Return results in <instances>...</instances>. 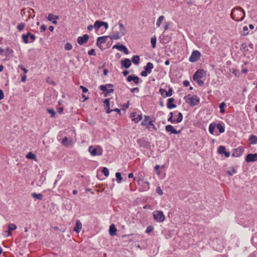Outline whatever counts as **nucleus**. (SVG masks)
<instances>
[{
	"label": "nucleus",
	"instance_id": "obj_1",
	"mask_svg": "<svg viewBox=\"0 0 257 257\" xmlns=\"http://www.w3.org/2000/svg\"><path fill=\"white\" fill-rule=\"evenodd\" d=\"M230 16L235 21H242L245 17V12L241 8H234L231 11Z\"/></svg>",
	"mask_w": 257,
	"mask_h": 257
},
{
	"label": "nucleus",
	"instance_id": "obj_2",
	"mask_svg": "<svg viewBox=\"0 0 257 257\" xmlns=\"http://www.w3.org/2000/svg\"><path fill=\"white\" fill-rule=\"evenodd\" d=\"M118 25L119 27V32L113 31V35L110 37L111 40H118L121 37L124 36L126 33V31L123 25L119 22Z\"/></svg>",
	"mask_w": 257,
	"mask_h": 257
},
{
	"label": "nucleus",
	"instance_id": "obj_3",
	"mask_svg": "<svg viewBox=\"0 0 257 257\" xmlns=\"http://www.w3.org/2000/svg\"><path fill=\"white\" fill-rule=\"evenodd\" d=\"M184 99L187 102H188L187 99L189 100V104L192 107L198 105L200 102V98L196 95L192 96L191 94H188V95L185 96L184 97Z\"/></svg>",
	"mask_w": 257,
	"mask_h": 257
},
{
	"label": "nucleus",
	"instance_id": "obj_4",
	"mask_svg": "<svg viewBox=\"0 0 257 257\" xmlns=\"http://www.w3.org/2000/svg\"><path fill=\"white\" fill-rule=\"evenodd\" d=\"M88 151L93 156H101L103 152L102 149L100 146L94 148L92 146H91L89 147Z\"/></svg>",
	"mask_w": 257,
	"mask_h": 257
},
{
	"label": "nucleus",
	"instance_id": "obj_5",
	"mask_svg": "<svg viewBox=\"0 0 257 257\" xmlns=\"http://www.w3.org/2000/svg\"><path fill=\"white\" fill-rule=\"evenodd\" d=\"M201 57V53L198 50H194L192 52L189 60L191 62H196L198 61Z\"/></svg>",
	"mask_w": 257,
	"mask_h": 257
},
{
	"label": "nucleus",
	"instance_id": "obj_6",
	"mask_svg": "<svg viewBox=\"0 0 257 257\" xmlns=\"http://www.w3.org/2000/svg\"><path fill=\"white\" fill-rule=\"evenodd\" d=\"M153 217L155 220L159 222H163L165 219V216L161 211H154L153 212Z\"/></svg>",
	"mask_w": 257,
	"mask_h": 257
},
{
	"label": "nucleus",
	"instance_id": "obj_7",
	"mask_svg": "<svg viewBox=\"0 0 257 257\" xmlns=\"http://www.w3.org/2000/svg\"><path fill=\"white\" fill-rule=\"evenodd\" d=\"M137 143L141 147L148 149L150 147V143L146 138H142L137 140Z\"/></svg>",
	"mask_w": 257,
	"mask_h": 257
},
{
	"label": "nucleus",
	"instance_id": "obj_8",
	"mask_svg": "<svg viewBox=\"0 0 257 257\" xmlns=\"http://www.w3.org/2000/svg\"><path fill=\"white\" fill-rule=\"evenodd\" d=\"M110 36H103L101 37H99L97 38V41H96V45L100 49L102 48L101 44H104L106 43L107 38H110Z\"/></svg>",
	"mask_w": 257,
	"mask_h": 257
},
{
	"label": "nucleus",
	"instance_id": "obj_9",
	"mask_svg": "<svg viewBox=\"0 0 257 257\" xmlns=\"http://www.w3.org/2000/svg\"><path fill=\"white\" fill-rule=\"evenodd\" d=\"M205 74L206 72L203 69H198L193 76V80L200 79Z\"/></svg>",
	"mask_w": 257,
	"mask_h": 257
},
{
	"label": "nucleus",
	"instance_id": "obj_10",
	"mask_svg": "<svg viewBox=\"0 0 257 257\" xmlns=\"http://www.w3.org/2000/svg\"><path fill=\"white\" fill-rule=\"evenodd\" d=\"M159 92L164 98L170 97L173 94V89L170 87L169 91H166L165 89L161 88L159 89Z\"/></svg>",
	"mask_w": 257,
	"mask_h": 257
},
{
	"label": "nucleus",
	"instance_id": "obj_11",
	"mask_svg": "<svg viewBox=\"0 0 257 257\" xmlns=\"http://www.w3.org/2000/svg\"><path fill=\"white\" fill-rule=\"evenodd\" d=\"M148 124H152V120L150 118V116L148 115H145L144 119L141 122V125L146 126L147 128L150 130L151 127L148 126Z\"/></svg>",
	"mask_w": 257,
	"mask_h": 257
},
{
	"label": "nucleus",
	"instance_id": "obj_12",
	"mask_svg": "<svg viewBox=\"0 0 257 257\" xmlns=\"http://www.w3.org/2000/svg\"><path fill=\"white\" fill-rule=\"evenodd\" d=\"M89 38V36L87 34H85L83 36L78 37L77 41L80 45H82L88 41Z\"/></svg>",
	"mask_w": 257,
	"mask_h": 257
},
{
	"label": "nucleus",
	"instance_id": "obj_13",
	"mask_svg": "<svg viewBox=\"0 0 257 257\" xmlns=\"http://www.w3.org/2000/svg\"><path fill=\"white\" fill-rule=\"evenodd\" d=\"M257 161V153L248 154L245 158V161L247 163L253 162Z\"/></svg>",
	"mask_w": 257,
	"mask_h": 257
},
{
	"label": "nucleus",
	"instance_id": "obj_14",
	"mask_svg": "<svg viewBox=\"0 0 257 257\" xmlns=\"http://www.w3.org/2000/svg\"><path fill=\"white\" fill-rule=\"evenodd\" d=\"M121 68L124 67L126 69L130 68L132 65L131 61L128 58H125L120 61Z\"/></svg>",
	"mask_w": 257,
	"mask_h": 257
},
{
	"label": "nucleus",
	"instance_id": "obj_15",
	"mask_svg": "<svg viewBox=\"0 0 257 257\" xmlns=\"http://www.w3.org/2000/svg\"><path fill=\"white\" fill-rule=\"evenodd\" d=\"M166 131L167 132L173 134H179L181 133L180 131H177L172 125L169 124L165 126Z\"/></svg>",
	"mask_w": 257,
	"mask_h": 257
},
{
	"label": "nucleus",
	"instance_id": "obj_16",
	"mask_svg": "<svg viewBox=\"0 0 257 257\" xmlns=\"http://www.w3.org/2000/svg\"><path fill=\"white\" fill-rule=\"evenodd\" d=\"M99 89L104 93V96L106 97L107 95L110 93H113L114 91V89H108L106 88L105 86L104 85H101L99 86Z\"/></svg>",
	"mask_w": 257,
	"mask_h": 257
},
{
	"label": "nucleus",
	"instance_id": "obj_17",
	"mask_svg": "<svg viewBox=\"0 0 257 257\" xmlns=\"http://www.w3.org/2000/svg\"><path fill=\"white\" fill-rule=\"evenodd\" d=\"M243 151L244 150L242 147H238L237 149H234L233 152L232 154V156L234 157H238L242 155Z\"/></svg>",
	"mask_w": 257,
	"mask_h": 257
},
{
	"label": "nucleus",
	"instance_id": "obj_18",
	"mask_svg": "<svg viewBox=\"0 0 257 257\" xmlns=\"http://www.w3.org/2000/svg\"><path fill=\"white\" fill-rule=\"evenodd\" d=\"M154 68V65L151 62H148L146 65L144 67V69L148 74H150L152 72V70Z\"/></svg>",
	"mask_w": 257,
	"mask_h": 257
},
{
	"label": "nucleus",
	"instance_id": "obj_19",
	"mask_svg": "<svg viewBox=\"0 0 257 257\" xmlns=\"http://www.w3.org/2000/svg\"><path fill=\"white\" fill-rule=\"evenodd\" d=\"M117 229L114 224L109 226V233L111 236H114L116 234Z\"/></svg>",
	"mask_w": 257,
	"mask_h": 257
},
{
	"label": "nucleus",
	"instance_id": "obj_20",
	"mask_svg": "<svg viewBox=\"0 0 257 257\" xmlns=\"http://www.w3.org/2000/svg\"><path fill=\"white\" fill-rule=\"evenodd\" d=\"M145 184L142 185V187L139 189V192H144L150 189V183L148 181L145 182Z\"/></svg>",
	"mask_w": 257,
	"mask_h": 257
},
{
	"label": "nucleus",
	"instance_id": "obj_21",
	"mask_svg": "<svg viewBox=\"0 0 257 257\" xmlns=\"http://www.w3.org/2000/svg\"><path fill=\"white\" fill-rule=\"evenodd\" d=\"M82 228V224L80 220H78L76 221L75 226L73 229V231L76 233H79Z\"/></svg>",
	"mask_w": 257,
	"mask_h": 257
},
{
	"label": "nucleus",
	"instance_id": "obj_22",
	"mask_svg": "<svg viewBox=\"0 0 257 257\" xmlns=\"http://www.w3.org/2000/svg\"><path fill=\"white\" fill-rule=\"evenodd\" d=\"M135 65H138L140 61V58L139 55H134L132 58L131 60Z\"/></svg>",
	"mask_w": 257,
	"mask_h": 257
},
{
	"label": "nucleus",
	"instance_id": "obj_23",
	"mask_svg": "<svg viewBox=\"0 0 257 257\" xmlns=\"http://www.w3.org/2000/svg\"><path fill=\"white\" fill-rule=\"evenodd\" d=\"M216 127L220 133H223L225 132V126L222 122L217 123L216 124Z\"/></svg>",
	"mask_w": 257,
	"mask_h": 257
},
{
	"label": "nucleus",
	"instance_id": "obj_24",
	"mask_svg": "<svg viewBox=\"0 0 257 257\" xmlns=\"http://www.w3.org/2000/svg\"><path fill=\"white\" fill-rule=\"evenodd\" d=\"M61 143L63 146L66 147V146H68L69 145H70L72 144V141H71V140L69 141L67 137H65L63 139V140L61 142Z\"/></svg>",
	"mask_w": 257,
	"mask_h": 257
},
{
	"label": "nucleus",
	"instance_id": "obj_25",
	"mask_svg": "<svg viewBox=\"0 0 257 257\" xmlns=\"http://www.w3.org/2000/svg\"><path fill=\"white\" fill-rule=\"evenodd\" d=\"M248 141L250 144L255 145L257 144V137L254 135H251L248 139Z\"/></svg>",
	"mask_w": 257,
	"mask_h": 257
},
{
	"label": "nucleus",
	"instance_id": "obj_26",
	"mask_svg": "<svg viewBox=\"0 0 257 257\" xmlns=\"http://www.w3.org/2000/svg\"><path fill=\"white\" fill-rule=\"evenodd\" d=\"M240 50L244 54L246 53L248 51V49H247V45L246 43H243L240 45Z\"/></svg>",
	"mask_w": 257,
	"mask_h": 257
},
{
	"label": "nucleus",
	"instance_id": "obj_27",
	"mask_svg": "<svg viewBox=\"0 0 257 257\" xmlns=\"http://www.w3.org/2000/svg\"><path fill=\"white\" fill-rule=\"evenodd\" d=\"M31 196L34 198L41 200L43 199V195L41 193L37 194L36 193H33L31 194Z\"/></svg>",
	"mask_w": 257,
	"mask_h": 257
},
{
	"label": "nucleus",
	"instance_id": "obj_28",
	"mask_svg": "<svg viewBox=\"0 0 257 257\" xmlns=\"http://www.w3.org/2000/svg\"><path fill=\"white\" fill-rule=\"evenodd\" d=\"M237 171L235 169V168H234V167H231L229 168V170H227L226 171V173H227V174L230 176H232L234 174H235L236 173Z\"/></svg>",
	"mask_w": 257,
	"mask_h": 257
},
{
	"label": "nucleus",
	"instance_id": "obj_29",
	"mask_svg": "<svg viewBox=\"0 0 257 257\" xmlns=\"http://www.w3.org/2000/svg\"><path fill=\"white\" fill-rule=\"evenodd\" d=\"M216 126V124L215 123H211L209 126V132L210 134L213 135L214 132V129Z\"/></svg>",
	"mask_w": 257,
	"mask_h": 257
},
{
	"label": "nucleus",
	"instance_id": "obj_30",
	"mask_svg": "<svg viewBox=\"0 0 257 257\" xmlns=\"http://www.w3.org/2000/svg\"><path fill=\"white\" fill-rule=\"evenodd\" d=\"M17 228V226L13 223H10L8 225V229L9 230L7 231L9 234L11 233V231L13 230H15Z\"/></svg>",
	"mask_w": 257,
	"mask_h": 257
},
{
	"label": "nucleus",
	"instance_id": "obj_31",
	"mask_svg": "<svg viewBox=\"0 0 257 257\" xmlns=\"http://www.w3.org/2000/svg\"><path fill=\"white\" fill-rule=\"evenodd\" d=\"M125 47L124 45H122V44H119V43L116 44V45H114L113 47H112V49H116L117 50L120 51H122L124 47Z\"/></svg>",
	"mask_w": 257,
	"mask_h": 257
},
{
	"label": "nucleus",
	"instance_id": "obj_32",
	"mask_svg": "<svg viewBox=\"0 0 257 257\" xmlns=\"http://www.w3.org/2000/svg\"><path fill=\"white\" fill-rule=\"evenodd\" d=\"M151 43L152 45V47L153 48H155L156 47V43H157V38L156 36H154L151 38Z\"/></svg>",
	"mask_w": 257,
	"mask_h": 257
},
{
	"label": "nucleus",
	"instance_id": "obj_33",
	"mask_svg": "<svg viewBox=\"0 0 257 257\" xmlns=\"http://www.w3.org/2000/svg\"><path fill=\"white\" fill-rule=\"evenodd\" d=\"M115 177L116 182L118 183H120L122 180L121 173L120 172H116L115 174Z\"/></svg>",
	"mask_w": 257,
	"mask_h": 257
},
{
	"label": "nucleus",
	"instance_id": "obj_34",
	"mask_svg": "<svg viewBox=\"0 0 257 257\" xmlns=\"http://www.w3.org/2000/svg\"><path fill=\"white\" fill-rule=\"evenodd\" d=\"M48 20L49 21H52L53 20H57L59 19V17L56 15H54L52 14H50L48 16Z\"/></svg>",
	"mask_w": 257,
	"mask_h": 257
},
{
	"label": "nucleus",
	"instance_id": "obj_35",
	"mask_svg": "<svg viewBox=\"0 0 257 257\" xmlns=\"http://www.w3.org/2000/svg\"><path fill=\"white\" fill-rule=\"evenodd\" d=\"M47 111L51 114V117H52V118H54L55 117V115L56 114V111H55V110L54 109H50V108H47Z\"/></svg>",
	"mask_w": 257,
	"mask_h": 257
},
{
	"label": "nucleus",
	"instance_id": "obj_36",
	"mask_svg": "<svg viewBox=\"0 0 257 257\" xmlns=\"http://www.w3.org/2000/svg\"><path fill=\"white\" fill-rule=\"evenodd\" d=\"M26 158L27 159H31V160H35L36 158V156L32 153V152H29L26 155Z\"/></svg>",
	"mask_w": 257,
	"mask_h": 257
},
{
	"label": "nucleus",
	"instance_id": "obj_37",
	"mask_svg": "<svg viewBox=\"0 0 257 257\" xmlns=\"http://www.w3.org/2000/svg\"><path fill=\"white\" fill-rule=\"evenodd\" d=\"M225 147L223 146H220L218 148V152L220 154H223L226 151Z\"/></svg>",
	"mask_w": 257,
	"mask_h": 257
},
{
	"label": "nucleus",
	"instance_id": "obj_38",
	"mask_svg": "<svg viewBox=\"0 0 257 257\" xmlns=\"http://www.w3.org/2000/svg\"><path fill=\"white\" fill-rule=\"evenodd\" d=\"M226 104L224 102H222L220 103L219 107L221 113H223L225 112L224 107Z\"/></svg>",
	"mask_w": 257,
	"mask_h": 257
},
{
	"label": "nucleus",
	"instance_id": "obj_39",
	"mask_svg": "<svg viewBox=\"0 0 257 257\" xmlns=\"http://www.w3.org/2000/svg\"><path fill=\"white\" fill-rule=\"evenodd\" d=\"M142 119V116L141 114H138V115L132 119V121H134L136 123H138Z\"/></svg>",
	"mask_w": 257,
	"mask_h": 257
},
{
	"label": "nucleus",
	"instance_id": "obj_40",
	"mask_svg": "<svg viewBox=\"0 0 257 257\" xmlns=\"http://www.w3.org/2000/svg\"><path fill=\"white\" fill-rule=\"evenodd\" d=\"M183 118V116L182 113L181 112H178L177 118L176 119V122L177 123H180L182 121Z\"/></svg>",
	"mask_w": 257,
	"mask_h": 257
},
{
	"label": "nucleus",
	"instance_id": "obj_41",
	"mask_svg": "<svg viewBox=\"0 0 257 257\" xmlns=\"http://www.w3.org/2000/svg\"><path fill=\"white\" fill-rule=\"evenodd\" d=\"M164 16H161L159 17V18L157 20V23H156V25L158 27H159L160 26L161 23L162 22V21L164 20Z\"/></svg>",
	"mask_w": 257,
	"mask_h": 257
},
{
	"label": "nucleus",
	"instance_id": "obj_42",
	"mask_svg": "<svg viewBox=\"0 0 257 257\" xmlns=\"http://www.w3.org/2000/svg\"><path fill=\"white\" fill-rule=\"evenodd\" d=\"M25 26H26L25 23H21L18 25L17 29H18L19 31H21L24 29Z\"/></svg>",
	"mask_w": 257,
	"mask_h": 257
},
{
	"label": "nucleus",
	"instance_id": "obj_43",
	"mask_svg": "<svg viewBox=\"0 0 257 257\" xmlns=\"http://www.w3.org/2000/svg\"><path fill=\"white\" fill-rule=\"evenodd\" d=\"M5 51H6L5 55L6 56H9L10 54H11L12 53H13L14 52L13 50L9 47L6 49Z\"/></svg>",
	"mask_w": 257,
	"mask_h": 257
},
{
	"label": "nucleus",
	"instance_id": "obj_44",
	"mask_svg": "<svg viewBox=\"0 0 257 257\" xmlns=\"http://www.w3.org/2000/svg\"><path fill=\"white\" fill-rule=\"evenodd\" d=\"M102 21H96L94 25V27L96 29H99L101 27Z\"/></svg>",
	"mask_w": 257,
	"mask_h": 257
},
{
	"label": "nucleus",
	"instance_id": "obj_45",
	"mask_svg": "<svg viewBox=\"0 0 257 257\" xmlns=\"http://www.w3.org/2000/svg\"><path fill=\"white\" fill-rule=\"evenodd\" d=\"M102 173L104 174L105 177H108L109 173V170L106 167H104L102 170Z\"/></svg>",
	"mask_w": 257,
	"mask_h": 257
},
{
	"label": "nucleus",
	"instance_id": "obj_46",
	"mask_svg": "<svg viewBox=\"0 0 257 257\" xmlns=\"http://www.w3.org/2000/svg\"><path fill=\"white\" fill-rule=\"evenodd\" d=\"M72 48V45L69 43H67L64 45V49L66 50L69 51Z\"/></svg>",
	"mask_w": 257,
	"mask_h": 257
},
{
	"label": "nucleus",
	"instance_id": "obj_47",
	"mask_svg": "<svg viewBox=\"0 0 257 257\" xmlns=\"http://www.w3.org/2000/svg\"><path fill=\"white\" fill-rule=\"evenodd\" d=\"M22 38L23 39V42L25 43V44H28L29 43V39H28V37L27 36H26L25 34H23L22 36Z\"/></svg>",
	"mask_w": 257,
	"mask_h": 257
},
{
	"label": "nucleus",
	"instance_id": "obj_48",
	"mask_svg": "<svg viewBox=\"0 0 257 257\" xmlns=\"http://www.w3.org/2000/svg\"><path fill=\"white\" fill-rule=\"evenodd\" d=\"M167 106L169 109H172L176 107L177 106L176 104H173V103H169L168 101L167 103Z\"/></svg>",
	"mask_w": 257,
	"mask_h": 257
},
{
	"label": "nucleus",
	"instance_id": "obj_49",
	"mask_svg": "<svg viewBox=\"0 0 257 257\" xmlns=\"http://www.w3.org/2000/svg\"><path fill=\"white\" fill-rule=\"evenodd\" d=\"M133 81H134V82L136 84H138L140 82V78L138 76L135 75V76H133Z\"/></svg>",
	"mask_w": 257,
	"mask_h": 257
},
{
	"label": "nucleus",
	"instance_id": "obj_50",
	"mask_svg": "<svg viewBox=\"0 0 257 257\" xmlns=\"http://www.w3.org/2000/svg\"><path fill=\"white\" fill-rule=\"evenodd\" d=\"M156 190V192L160 195L163 194V192L160 187H157Z\"/></svg>",
	"mask_w": 257,
	"mask_h": 257
},
{
	"label": "nucleus",
	"instance_id": "obj_51",
	"mask_svg": "<svg viewBox=\"0 0 257 257\" xmlns=\"http://www.w3.org/2000/svg\"><path fill=\"white\" fill-rule=\"evenodd\" d=\"M153 229H154L153 226L150 225L147 227V228L146 230V232L147 233H150L151 231H153Z\"/></svg>",
	"mask_w": 257,
	"mask_h": 257
},
{
	"label": "nucleus",
	"instance_id": "obj_52",
	"mask_svg": "<svg viewBox=\"0 0 257 257\" xmlns=\"http://www.w3.org/2000/svg\"><path fill=\"white\" fill-rule=\"evenodd\" d=\"M88 54L89 55H93V56H95L96 55V53H95V50L94 49H91V50H89L88 51Z\"/></svg>",
	"mask_w": 257,
	"mask_h": 257
},
{
	"label": "nucleus",
	"instance_id": "obj_53",
	"mask_svg": "<svg viewBox=\"0 0 257 257\" xmlns=\"http://www.w3.org/2000/svg\"><path fill=\"white\" fill-rule=\"evenodd\" d=\"M194 80L196 82H197V83L198 84V85L199 86H202L204 84V82L202 80H201L200 79H197V80Z\"/></svg>",
	"mask_w": 257,
	"mask_h": 257
},
{
	"label": "nucleus",
	"instance_id": "obj_54",
	"mask_svg": "<svg viewBox=\"0 0 257 257\" xmlns=\"http://www.w3.org/2000/svg\"><path fill=\"white\" fill-rule=\"evenodd\" d=\"M18 67L23 70L25 74L28 72V70L25 68L23 65H19Z\"/></svg>",
	"mask_w": 257,
	"mask_h": 257
},
{
	"label": "nucleus",
	"instance_id": "obj_55",
	"mask_svg": "<svg viewBox=\"0 0 257 257\" xmlns=\"http://www.w3.org/2000/svg\"><path fill=\"white\" fill-rule=\"evenodd\" d=\"M160 168V166L159 165H157L155 167V170L156 171V173L158 175H159L160 174V172L159 171V169Z\"/></svg>",
	"mask_w": 257,
	"mask_h": 257
},
{
	"label": "nucleus",
	"instance_id": "obj_56",
	"mask_svg": "<svg viewBox=\"0 0 257 257\" xmlns=\"http://www.w3.org/2000/svg\"><path fill=\"white\" fill-rule=\"evenodd\" d=\"M80 88L82 89V92L84 93H87L88 91V89L86 87H85L82 85H81L80 86Z\"/></svg>",
	"mask_w": 257,
	"mask_h": 257
},
{
	"label": "nucleus",
	"instance_id": "obj_57",
	"mask_svg": "<svg viewBox=\"0 0 257 257\" xmlns=\"http://www.w3.org/2000/svg\"><path fill=\"white\" fill-rule=\"evenodd\" d=\"M101 26H103L107 30L108 28V24L106 22H102Z\"/></svg>",
	"mask_w": 257,
	"mask_h": 257
},
{
	"label": "nucleus",
	"instance_id": "obj_58",
	"mask_svg": "<svg viewBox=\"0 0 257 257\" xmlns=\"http://www.w3.org/2000/svg\"><path fill=\"white\" fill-rule=\"evenodd\" d=\"M135 75H134V74H132L131 75L128 76L126 78L127 81L128 82H131L132 81H133V76Z\"/></svg>",
	"mask_w": 257,
	"mask_h": 257
},
{
	"label": "nucleus",
	"instance_id": "obj_59",
	"mask_svg": "<svg viewBox=\"0 0 257 257\" xmlns=\"http://www.w3.org/2000/svg\"><path fill=\"white\" fill-rule=\"evenodd\" d=\"M104 104L106 105V107H108L110 106L109 99H105L104 101Z\"/></svg>",
	"mask_w": 257,
	"mask_h": 257
},
{
	"label": "nucleus",
	"instance_id": "obj_60",
	"mask_svg": "<svg viewBox=\"0 0 257 257\" xmlns=\"http://www.w3.org/2000/svg\"><path fill=\"white\" fill-rule=\"evenodd\" d=\"M131 91L132 93H134L135 92H139V89L138 87H135L131 89Z\"/></svg>",
	"mask_w": 257,
	"mask_h": 257
},
{
	"label": "nucleus",
	"instance_id": "obj_61",
	"mask_svg": "<svg viewBox=\"0 0 257 257\" xmlns=\"http://www.w3.org/2000/svg\"><path fill=\"white\" fill-rule=\"evenodd\" d=\"M104 86H105L106 87V88L108 89H113V87L114 85L112 84L108 83L106 84V85H104Z\"/></svg>",
	"mask_w": 257,
	"mask_h": 257
},
{
	"label": "nucleus",
	"instance_id": "obj_62",
	"mask_svg": "<svg viewBox=\"0 0 257 257\" xmlns=\"http://www.w3.org/2000/svg\"><path fill=\"white\" fill-rule=\"evenodd\" d=\"M163 38L165 39V42H163L164 43H167L170 41V38H169L168 36H163Z\"/></svg>",
	"mask_w": 257,
	"mask_h": 257
},
{
	"label": "nucleus",
	"instance_id": "obj_63",
	"mask_svg": "<svg viewBox=\"0 0 257 257\" xmlns=\"http://www.w3.org/2000/svg\"><path fill=\"white\" fill-rule=\"evenodd\" d=\"M40 29L41 32H44L46 30V26L44 25H42L40 27Z\"/></svg>",
	"mask_w": 257,
	"mask_h": 257
},
{
	"label": "nucleus",
	"instance_id": "obj_64",
	"mask_svg": "<svg viewBox=\"0 0 257 257\" xmlns=\"http://www.w3.org/2000/svg\"><path fill=\"white\" fill-rule=\"evenodd\" d=\"M183 85L185 87H187L190 85V82L188 80H184L183 83Z\"/></svg>",
	"mask_w": 257,
	"mask_h": 257
}]
</instances>
